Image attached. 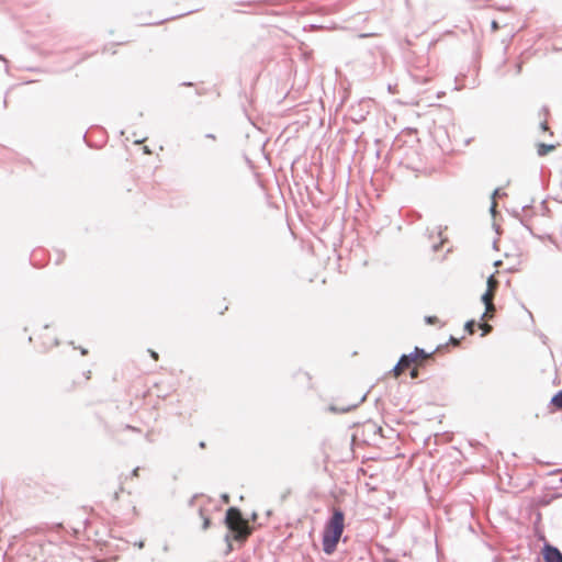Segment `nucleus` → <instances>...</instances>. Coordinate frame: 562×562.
<instances>
[{
  "label": "nucleus",
  "instance_id": "f257e3e1",
  "mask_svg": "<svg viewBox=\"0 0 562 562\" xmlns=\"http://www.w3.org/2000/svg\"><path fill=\"white\" fill-rule=\"evenodd\" d=\"M345 529V515L340 508H333L331 517L326 521L323 531V550L326 554H333Z\"/></svg>",
  "mask_w": 562,
  "mask_h": 562
},
{
  "label": "nucleus",
  "instance_id": "f03ea898",
  "mask_svg": "<svg viewBox=\"0 0 562 562\" xmlns=\"http://www.w3.org/2000/svg\"><path fill=\"white\" fill-rule=\"evenodd\" d=\"M225 525L229 530V535L225 538L227 542L234 540L239 543H245L252 533V527L236 507H229L226 510Z\"/></svg>",
  "mask_w": 562,
  "mask_h": 562
},
{
  "label": "nucleus",
  "instance_id": "7ed1b4c3",
  "mask_svg": "<svg viewBox=\"0 0 562 562\" xmlns=\"http://www.w3.org/2000/svg\"><path fill=\"white\" fill-rule=\"evenodd\" d=\"M415 364L416 358L412 357V355L402 356L397 364L392 370L394 378H398L402 373L405 372L406 369Z\"/></svg>",
  "mask_w": 562,
  "mask_h": 562
},
{
  "label": "nucleus",
  "instance_id": "20e7f679",
  "mask_svg": "<svg viewBox=\"0 0 562 562\" xmlns=\"http://www.w3.org/2000/svg\"><path fill=\"white\" fill-rule=\"evenodd\" d=\"M543 558L546 562H562V553L550 544L543 548Z\"/></svg>",
  "mask_w": 562,
  "mask_h": 562
},
{
  "label": "nucleus",
  "instance_id": "39448f33",
  "mask_svg": "<svg viewBox=\"0 0 562 562\" xmlns=\"http://www.w3.org/2000/svg\"><path fill=\"white\" fill-rule=\"evenodd\" d=\"M493 300L494 299L490 297L488 294H483L482 295V302L485 305V312H484V314L482 316V318L484 321H490V319H492L494 317L496 308H495V305L493 303Z\"/></svg>",
  "mask_w": 562,
  "mask_h": 562
},
{
  "label": "nucleus",
  "instance_id": "423d86ee",
  "mask_svg": "<svg viewBox=\"0 0 562 562\" xmlns=\"http://www.w3.org/2000/svg\"><path fill=\"white\" fill-rule=\"evenodd\" d=\"M499 282L494 274L490 276L487 279V289L484 294H488L490 297L494 299L495 293L498 289Z\"/></svg>",
  "mask_w": 562,
  "mask_h": 562
},
{
  "label": "nucleus",
  "instance_id": "0eeeda50",
  "mask_svg": "<svg viewBox=\"0 0 562 562\" xmlns=\"http://www.w3.org/2000/svg\"><path fill=\"white\" fill-rule=\"evenodd\" d=\"M412 357L416 358L415 366H422L423 362L430 357L429 353H426L423 349L415 348V351L411 353Z\"/></svg>",
  "mask_w": 562,
  "mask_h": 562
},
{
  "label": "nucleus",
  "instance_id": "6e6552de",
  "mask_svg": "<svg viewBox=\"0 0 562 562\" xmlns=\"http://www.w3.org/2000/svg\"><path fill=\"white\" fill-rule=\"evenodd\" d=\"M554 145L539 144L537 147V153L539 156H546L550 151L554 150Z\"/></svg>",
  "mask_w": 562,
  "mask_h": 562
},
{
  "label": "nucleus",
  "instance_id": "1a4fd4ad",
  "mask_svg": "<svg viewBox=\"0 0 562 562\" xmlns=\"http://www.w3.org/2000/svg\"><path fill=\"white\" fill-rule=\"evenodd\" d=\"M551 404L559 411H562V390L559 391L552 398Z\"/></svg>",
  "mask_w": 562,
  "mask_h": 562
},
{
  "label": "nucleus",
  "instance_id": "9d476101",
  "mask_svg": "<svg viewBox=\"0 0 562 562\" xmlns=\"http://www.w3.org/2000/svg\"><path fill=\"white\" fill-rule=\"evenodd\" d=\"M480 328L482 329V336H485L492 331V326L486 323V321L480 325Z\"/></svg>",
  "mask_w": 562,
  "mask_h": 562
},
{
  "label": "nucleus",
  "instance_id": "9b49d317",
  "mask_svg": "<svg viewBox=\"0 0 562 562\" xmlns=\"http://www.w3.org/2000/svg\"><path fill=\"white\" fill-rule=\"evenodd\" d=\"M474 326H475V322L474 321H469L467 324H465V330L469 333V334H474Z\"/></svg>",
  "mask_w": 562,
  "mask_h": 562
},
{
  "label": "nucleus",
  "instance_id": "f8f14e48",
  "mask_svg": "<svg viewBox=\"0 0 562 562\" xmlns=\"http://www.w3.org/2000/svg\"><path fill=\"white\" fill-rule=\"evenodd\" d=\"M425 321L429 325H436V324L440 323V321H439V318L437 316H427L425 318Z\"/></svg>",
  "mask_w": 562,
  "mask_h": 562
},
{
  "label": "nucleus",
  "instance_id": "ddd939ff",
  "mask_svg": "<svg viewBox=\"0 0 562 562\" xmlns=\"http://www.w3.org/2000/svg\"><path fill=\"white\" fill-rule=\"evenodd\" d=\"M419 366H414L413 369L411 370V378L412 379H416L418 376V368Z\"/></svg>",
  "mask_w": 562,
  "mask_h": 562
},
{
  "label": "nucleus",
  "instance_id": "4468645a",
  "mask_svg": "<svg viewBox=\"0 0 562 562\" xmlns=\"http://www.w3.org/2000/svg\"><path fill=\"white\" fill-rule=\"evenodd\" d=\"M216 310H217L218 314L222 315V314H224L225 311L228 310V305L227 304H224L223 306L220 305V306L216 307Z\"/></svg>",
  "mask_w": 562,
  "mask_h": 562
},
{
  "label": "nucleus",
  "instance_id": "2eb2a0df",
  "mask_svg": "<svg viewBox=\"0 0 562 562\" xmlns=\"http://www.w3.org/2000/svg\"><path fill=\"white\" fill-rule=\"evenodd\" d=\"M149 353H150V357H151L155 361H158L159 356H158V353H157L155 350H149Z\"/></svg>",
  "mask_w": 562,
  "mask_h": 562
},
{
  "label": "nucleus",
  "instance_id": "dca6fc26",
  "mask_svg": "<svg viewBox=\"0 0 562 562\" xmlns=\"http://www.w3.org/2000/svg\"><path fill=\"white\" fill-rule=\"evenodd\" d=\"M210 526V518L209 517H204L203 519V529H207Z\"/></svg>",
  "mask_w": 562,
  "mask_h": 562
},
{
  "label": "nucleus",
  "instance_id": "f3484780",
  "mask_svg": "<svg viewBox=\"0 0 562 562\" xmlns=\"http://www.w3.org/2000/svg\"><path fill=\"white\" fill-rule=\"evenodd\" d=\"M78 389H79V383L74 381L69 391H77Z\"/></svg>",
  "mask_w": 562,
  "mask_h": 562
},
{
  "label": "nucleus",
  "instance_id": "a211bd4d",
  "mask_svg": "<svg viewBox=\"0 0 562 562\" xmlns=\"http://www.w3.org/2000/svg\"><path fill=\"white\" fill-rule=\"evenodd\" d=\"M450 342H451L453 346H459V344H460V342H459V340H458L457 338H454V337H451V338H450Z\"/></svg>",
  "mask_w": 562,
  "mask_h": 562
},
{
  "label": "nucleus",
  "instance_id": "6ab92c4d",
  "mask_svg": "<svg viewBox=\"0 0 562 562\" xmlns=\"http://www.w3.org/2000/svg\"><path fill=\"white\" fill-rule=\"evenodd\" d=\"M90 374H91V372L89 371L88 374L85 376L86 382L90 380Z\"/></svg>",
  "mask_w": 562,
  "mask_h": 562
},
{
  "label": "nucleus",
  "instance_id": "aec40b11",
  "mask_svg": "<svg viewBox=\"0 0 562 562\" xmlns=\"http://www.w3.org/2000/svg\"><path fill=\"white\" fill-rule=\"evenodd\" d=\"M207 137L215 139L214 135H207Z\"/></svg>",
  "mask_w": 562,
  "mask_h": 562
}]
</instances>
